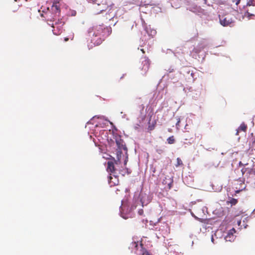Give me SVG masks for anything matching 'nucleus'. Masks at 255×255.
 <instances>
[{
  "mask_svg": "<svg viewBox=\"0 0 255 255\" xmlns=\"http://www.w3.org/2000/svg\"><path fill=\"white\" fill-rule=\"evenodd\" d=\"M179 123H180V120H179L178 121V122H177V123L176 124V126H179Z\"/></svg>",
  "mask_w": 255,
  "mask_h": 255,
  "instance_id": "nucleus-20",
  "label": "nucleus"
},
{
  "mask_svg": "<svg viewBox=\"0 0 255 255\" xmlns=\"http://www.w3.org/2000/svg\"><path fill=\"white\" fill-rule=\"evenodd\" d=\"M247 14H248V15L249 16V15H250L249 12H247Z\"/></svg>",
  "mask_w": 255,
  "mask_h": 255,
  "instance_id": "nucleus-31",
  "label": "nucleus"
},
{
  "mask_svg": "<svg viewBox=\"0 0 255 255\" xmlns=\"http://www.w3.org/2000/svg\"><path fill=\"white\" fill-rule=\"evenodd\" d=\"M73 38H74V36H73V35H72V37L71 38V39L72 40L73 39Z\"/></svg>",
  "mask_w": 255,
  "mask_h": 255,
  "instance_id": "nucleus-28",
  "label": "nucleus"
},
{
  "mask_svg": "<svg viewBox=\"0 0 255 255\" xmlns=\"http://www.w3.org/2000/svg\"><path fill=\"white\" fill-rule=\"evenodd\" d=\"M28 11L29 13V17H30V15H31V13H30V11L29 10H28Z\"/></svg>",
  "mask_w": 255,
  "mask_h": 255,
  "instance_id": "nucleus-24",
  "label": "nucleus"
},
{
  "mask_svg": "<svg viewBox=\"0 0 255 255\" xmlns=\"http://www.w3.org/2000/svg\"><path fill=\"white\" fill-rule=\"evenodd\" d=\"M107 170L111 172H114L115 171V168L113 162L111 161L108 162Z\"/></svg>",
  "mask_w": 255,
  "mask_h": 255,
  "instance_id": "nucleus-11",
  "label": "nucleus"
},
{
  "mask_svg": "<svg viewBox=\"0 0 255 255\" xmlns=\"http://www.w3.org/2000/svg\"><path fill=\"white\" fill-rule=\"evenodd\" d=\"M118 148L120 150H127L124 141L119 135H116L114 137Z\"/></svg>",
  "mask_w": 255,
  "mask_h": 255,
  "instance_id": "nucleus-6",
  "label": "nucleus"
},
{
  "mask_svg": "<svg viewBox=\"0 0 255 255\" xmlns=\"http://www.w3.org/2000/svg\"><path fill=\"white\" fill-rule=\"evenodd\" d=\"M109 32L108 27H105L103 25H99L93 27L89 33L95 37H99L97 40L93 38L92 40L95 41L97 44H100L104 40V37L109 35Z\"/></svg>",
  "mask_w": 255,
  "mask_h": 255,
  "instance_id": "nucleus-1",
  "label": "nucleus"
},
{
  "mask_svg": "<svg viewBox=\"0 0 255 255\" xmlns=\"http://www.w3.org/2000/svg\"><path fill=\"white\" fill-rule=\"evenodd\" d=\"M52 11H54L56 14H58L59 15L60 12V9L58 3H54L52 6Z\"/></svg>",
  "mask_w": 255,
  "mask_h": 255,
  "instance_id": "nucleus-8",
  "label": "nucleus"
},
{
  "mask_svg": "<svg viewBox=\"0 0 255 255\" xmlns=\"http://www.w3.org/2000/svg\"><path fill=\"white\" fill-rule=\"evenodd\" d=\"M247 129V126L244 123H242L237 129L236 134L238 135L239 131H246Z\"/></svg>",
  "mask_w": 255,
  "mask_h": 255,
  "instance_id": "nucleus-12",
  "label": "nucleus"
},
{
  "mask_svg": "<svg viewBox=\"0 0 255 255\" xmlns=\"http://www.w3.org/2000/svg\"><path fill=\"white\" fill-rule=\"evenodd\" d=\"M143 59L141 62V67H140V69L141 71L143 72L142 73V74L143 76H145L146 75L147 71L149 70L150 64V61L149 59L146 57H143Z\"/></svg>",
  "mask_w": 255,
  "mask_h": 255,
  "instance_id": "nucleus-5",
  "label": "nucleus"
},
{
  "mask_svg": "<svg viewBox=\"0 0 255 255\" xmlns=\"http://www.w3.org/2000/svg\"><path fill=\"white\" fill-rule=\"evenodd\" d=\"M182 165H183V162H182V160L180 158L178 157L177 158V163L175 165L176 167H178V166H181Z\"/></svg>",
  "mask_w": 255,
  "mask_h": 255,
  "instance_id": "nucleus-15",
  "label": "nucleus"
},
{
  "mask_svg": "<svg viewBox=\"0 0 255 255\" xmlns=\"http://www.w3.org/2000/svg\"><path fill=\"white\" fill-rule=\"evenodd\" d=\"M204 0L205 1V3H206L207 0Z\"/></svg>",
  "mask_w": 255,
  "mask_h": 255,
  "instance_id": "nucleus-27",
  "label": "nucleus"
},
{
  "mask_svg": "<svg viewBox=\"0 0 255 255\" xmlns=\"http://www.w3.org/2000/svg\"><path fill=\"white\" fill-rule=\"evenodd\" d=\"M117 158L119 160H120V158H121V155L122 154V150H120L118 148L117 149Z\"/></svg>",
  "mask_w": 255,
  "mask_h": 255,
  "instance_id": "nucleus-16",
  "label": "nucleus"
},
{
  "mask_svg": "<svg viewBox=\"0 0 255 255\" xmlns=\"http://www.w3.org/2000/svg\"><path fill=\"white\" fill-rule=\"evenodd\" d=\"M141 50H142V52L143 53H144V51H143V49H142Z\"/></svg>",
  "mask_w": 255,
  "mask_h": 255,
  "instance_id": "nucleus-32",
  "label": "nucleus"
},
{
  "mask_svg": "<svg viewBox=\"0 0 255 255\" xmlns=\"http://www.w3.org/2000/svg\"><path fill=\"white\" fill-rule=\"evenodd\" d=\"M68 40H69V38H67V37H65V38H64V41H66H66H68Z\"/></svg>",
  "mask_w": 255,
  "mask_h": 255,
  "instance_id": "nucleus-21",
  "label": "nucleus"
},
{
  "mask_svg": "<svg viewBox=\"0 0 255 255\" xmlns=\"http://www.w3.org/2000/svg\"><path fill=\"white\" fill-rule=\"evenodd\" d=\"M131 246L132 247H134L135 249V253L137 255H152L144 248L143 245L141 243L138 246L137 242H134L131 243Z\"/></svg>",
  "mask_w": 255,
  "mask_h": 255,
  "instance_id": "nucleus-3",
  "label": "nucleus"
},
{
  "mask_svg": "<svg viewBox=\"0 0 255 255\" xmlns=\"http://www.w3.org/2000/svg\"><path fill=\"white\" fill-rule=\"evenodd\" d=\"M199 51L198 49H197V48H194V50H193V51L195 52V53H198L199 52Z\"/></svg>",
  "mask_w": 255,
  "mask_h": 255,
  "instance_id": "nucleus-18",
  "label": "nucleus"
},
{
  "mask_svg": "<svg viewBox=\"0 0 255 255\" xmlns=\"http://www.w3.org/2000/svg\"><path fill=\"white\" fill-rule=\"evenodd\" d=\"M242 172H243V173H244L243 169H242Z\"/></svg>",
  "mask_w": 255,
  "mask_h": 255,
  "instance_id": "nucleus-34",
  "label": "nucleus"
},
{
  "mask_svg": "<svg viewBox=\"0 0 255 255\" xmlns=\"http://www.w3.org/2000/svg\"><path fill=\"white\" fill-rule=\"evenodd\" d=\"M220 22L224 26H231L235 22L234 16L231 14H227L220 16Z\"/></svg>",
  "mask_w": 255,
  "mask_h": 255,
  "instance_id": "nucleus-2",
  "label": "nucleus"
},
{
  "mask_svg": "<svg viewBox=\"0 0 255 255\" xmlns=\"http://www.w3.org/2000/svg\"><path fill=\"white\" fill-rule=\"evenodd\" d=\"M156 152L159 154H161L163 152V150L162 149H157Z\"/></svg>",
  "mask_w": 255,
  "mask_h": 255,
  "instance_id": "nucleus-17",
  "label": "nucleus"
},
{
  "mask_svg": "<svg viewBox=\"0 0 255 255\" xmlns=\"http://www.w3.org/2000/svg\"><path fill=\"white\" fill-rule=\"evenodd\" d=\"M240 2V0H238L236 2V4H238Z\"/></svg>",
  "mask_w": 255,
  "mask_h": 255,
  "instance_id": "nucleus-26",
  "label": "nucleus"
},
{
  "mask_svg": "<svg viewBox=\"0 0 255 255\" xmlns=\"http://www.w3.org/2000/svg\"><path fill=\"white\" fill-rule=\"evenodd\" d=\"M213 240H214V239H213V237H212V239H211V241H212V242H213Z\"/></svg>",
  "mask_w": 255,
  "mask_h": 255,
  "instance_id": "nucleus-29",
  "label": "nucleus"
},
{
  "mask_svg": "<svg viewBox=\"0 0 255 255\" xmlns=\"http://www.w3.org/2000/svg\"><path fill=\"white\" fill-rule=\"evenodd\" d=\"M241 223V221L238 222V224L239 225V226H240Z\"/></svg>",
  "mask_w": 255,
  "mask_h": 255,
  "instance_id": "nucleus-22",
  "label": "nucleus"
},
{
  "mask_svg": "<svg viewBox=\"0 0 255 255\" xmlns=\"http://www.w3.org/2000/svg\"><path fill=\"white\" fill-rule=\"evenodd\" d=\"M238 203V200L235 198H231L229 201H227L228 204H231V206L235 205Z\"/></svg>",
  "mask_w": 255,
  "mask_h": 255,
  "instance_id": "nucleus-13",
  "label": "nucleus"
},
{
  "mask_svg": "<svg viewBox=\"0 0 255 255\" xmlns=\"http://www.w3.org/2000/svg\"><path fill=\"white\" fill-rule=\"evenodd\" d=\"M250 147H254L255 144V133H251L248 138Z\"/></svg>",
  "mask_w": 255,
  "mask_h": 255,
  "instance_id": "nucleus-7",
  "label": "nucleus"
},
{
  "mask_svg": "<svg viewBox=\"0 0 255 255\" xmlns=\"http://www.w3.org/2000/svg\"><path fill=\"white\" fill-rule=\"evenodd\" d=\"M239 191H236V193H239Z\"/></svg>",
  "mask_w": 255,
  "mask_h": 255,
  "instance_id": "nucleus-33",
  "label": "nucleus"
},
{
  "mask_svg": "<svg viewBox=\"0 0 255 255\" xmlns=\"http://www.w3.org/2000/svg\"><path fill=\"white\" fill-rule=\"evenodd\" d=\"M235 232L236 230L234 228L231 229L229 233H228V235L225 237L226 240L231 241V238H233V234L235 233Z\"/></svg>",
  "mask_w": 255,
  "mask_h": 255,
  "instance_id": "nucleus-10",
  "label": "nucleus"
},
{
  "mask_svg": "<svg viewBox=\"0 0 255 255\" xmlns=\"http://www.w3.org/2000/svg\"><path fill=\"white\" fill-rule=\"evenodd\" d=\"M239 164H240V165H241V164L242 165V162H240Z\"/></svg>",
  "mask_w": 255,
  "mask_h": 255,
  "instance_id": "nucleus-30",
  "label": "nucleus"
},
{
  "mask_svg": "<svg viewBox=\"0 0 255 255\" xmlns=\"http://www.w3.org/2000/svg\"><path fill=\"white\" fill-rule=\"evenodd\" d=\"M140 214H141L143 213V211L141 210V211H139Z\"/></svg>",
  "mask_w": 255,
  "mask_h": 255,
  "instance_id": "nucleus-25",
  "label": "nucleus"
},
{
  "mask_svg": "<svg viewBox=\"0 0 255 255\" xmlns=\"http://www.w3.org/2000/svg\"><path fill=\"white\" fill-rule=\"evenodd\" d=\"M113 179V178L111 176H110L109 177L108 181H109V184H110V186H113L118 185V183H119V180L117 178V177H116V176L115 177V181H113V180H112Z\"/></svg>",
  "mask_w": 255,
  "mask_h": 255,
  "instance_id": "nucleus-9",
  "label": "nucleus"
},
{
  "mask_svg": "<svg viewBox=\"0 0 255 255\" xmlns=\"http://www.w3.org/2000/svg\"><path fill=\"white\" fill-rule=\"evenodd\" d=\"M63 25L64 22L59 19L55 23H52L51 27L53 28L52 31L54 34L56 35H60L62 32Z\"/></svg>",
  "mask_w": 255,
  "mask_h": 255,
  "instance_id": "nucleus-4",
  "label": "nucleus"
},
{
  "mask_svg": "<svg viewBox=\"0 0 255 255\" xmlns=\"http://www.w3.org/2000/svg\"><path fill=\"white\" fill-rule=\"evenodd\" d=\"M113 179H115V178H113ZM113 181H115V180H113Z\"/></svg>",
  "mask_w": 255,
  "mask_h": 255,
  "instance_id": "nucleus-35",
  "label": "nucleus"
},
{
  "mask_svg": "<svg viewBox=\"0 0 255 255\" xmlns=\"http://www.w3.org/2000/svg\"><path fill=\"white\" fill-rule=\"evenodd\" d=\"M103 11H104L103 9H102V10H100V11L99 12H97V14H99L100 13H101V12H102Z\"/></svg>",
  "mask_w": 255,
  "mask_h": 255,
  "instance_id": "nucleus-23",
  "label": "nucleus"
},
{
  "mask_svg": "<svg viewBox=\"0 0 255 255\" xmlns=\"http://www.w3.org/2000/svg\"><path fill=\"white\" fill-rule=\"evenodd\" d=\"M247 4H248V5H253V3H252V2H251L250 1H249L248 2Z\"/></svg>",
  "mask_w": 255,
  "mask_h": 255,
  "instance_id": "nucleus-19",
  "label": "nucleus"
},
{
  "mask_svg": "<svg viewBox=\"0 0 255 255\" xmlns=\"http://www.w3.org/2000/svg\"><path fill=\"white\" fill-rule=\"evenodd\" d=\"M167 141L168 144H173L175 142V139L174 138V136L173 135H172L170 137H169L167 139Z\"/></svg>",
  "mask_w": 255,
  "mask_h": 255,
  "instance_id": "nucleus-14",
  "label": "nucleus"
}]
</instances>
